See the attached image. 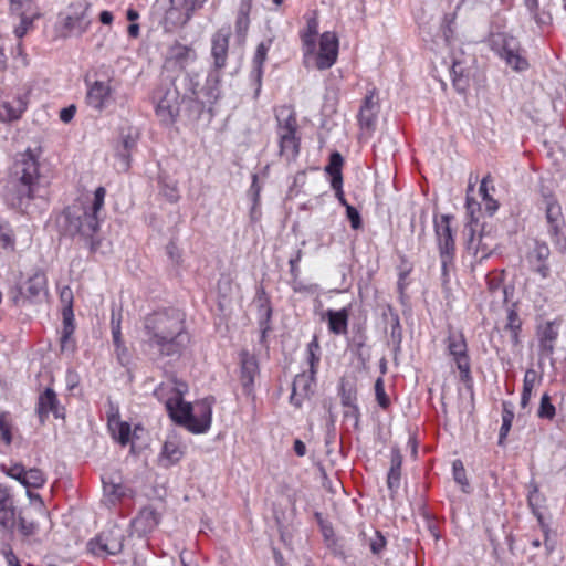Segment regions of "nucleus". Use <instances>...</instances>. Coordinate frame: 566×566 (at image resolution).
Here are the masks:
<instances>
[{
	"instance_id": "39448f33",
	"label": "nucleus",
	"mask_w": 566,
	"mask_h": 566,
	"mask_svg": "<svg viewBox=\"0 0 566 566\" xmlns=\"http://www.w3.org/2000/svg\"><path fill=\"white\" fill-rule=\"evenodd\" d=\"M493 178L490 174L484 176L479 187V196L481 202H476L471 197L473 190L471 185L468 187L467 193V211L470 214L471 224L474 226L472 231H476L480 227V234L475 247V256L480 261L488 259L495 250V235L492 231V219L495 212V200L490 191H493Z\"/></svg>"
},
{
	"instance_id": "f257e3e1",
	"label": "nucleus",
	"mask_w": 566,
	"mask_h": 566,
	"mask_svg": "<svg viewBox=\"0 0 566 566\" xmlns=\"http://www.w3.org/2000/svg\"><path fill=\"white\" fill-rule=\"evenodd\" d=\"M188 339L185 313L180 310L161 308L145 316L143 340L161 356L180 354Z\"/></svg>"
},
{
	"instance_id": "b1692460",
	"label": "nucleus",
	"mask_w": 566,
	"mask_h": 566,
	"mask_svg": "<svg viewBox=\"0 0 566 566\" xmlns=\"http://www.w3.org/2000/svg\"><path fill=\"white\" fill-rule=\"evenodd\" d=\"M230 36V28H222L211 38V57L213 60V69L217 71H221L227 65Z\"/></svg>"
},
{
	"instance_id": "7ed1b4c3",
	"label": "nucleus",
	"mask_w": 566,
	"mask_h": 566,
	"mask_svg": "<svg viewBox=\"0 0 566 566\" xmlns=\"http://www.w3.org/2000/svg\"><path fill=\"white\" fill-rule=\"evenodd\" d=\"M200 78L197 73L185 72L169 81H163L154 91L156 116L164 125H171L180 113L182 102H197L201 107L205 101L200 99L198 87Z\"/></svg>"
},
{
	"instance_id": "2f4dec72",
	"label": "nucleus",
	"mask_w": 566,
	"mask_h": 566,
	"mask_svg": "<svg viewBox=\"0 0 566 566\" xmlns=\"http://www.w3.org/2000/svg\"><path fill=\"white\" fill-rule=\"evenodd\" d=\"M220 82H221V74L220 71H217L216 69L211 70L208 73L206 85L202 90L205 96L207 97V103L213 104L216 103L220 96H221V90H220Z\"/></svg>"
},
{
	"instance_id": "13d9d810",
	"label": "nucleus",
	"mask_w": 566,
	"mask_h": 566,
	"mask_svg": "<svg viewBox=\"0 0 566 566\" xmlns=\"http://www.w3.org/2000/svg\"><path fill=\"white\" fill-rule=\"evenodd\" d=\"M260 192H261V186L258 184V175L254 174L252 176V184L248 191V193L251 196L252 201H253L252 209H251L252 214L255 212V209L259 206Z\"/></svg>"
},
{
	"instance_id": "c03bdc74",
	"label": "nucleus",
	"mask_w": 566,
	"mask_h": 566,
	"mask_svg": "<svg viewBox=\"0 0 566 566\" xmlns=\"http://www.w3.org/2000/svg\"><path fill=\"white\" fill-rule=\"evenodd\" d=\"M0 242L4 249H14L15 239L9 222L0 219Z\"/></svg>"
},
{
	"instance_id": "a878e982",
	"label": "nucleus",
	"mask_w": 566,
	"mask_h": 566,
	"mask_svg": "<svg viewBox=\"0 0 566 566\" xmlns=\"http://www.w3.org/2000/svg\"><path fill=\"white\" fill-rule=\"evenodd\" d=\"M559 323L548 321L537 328L538 349L541 357H552L555 352L556 342L558 339Z\"/></svg>"
},
{
	"instance_id": "412c9836",
	"label": "nucleus",
	"mask_w": 566,
	"mask_h": 566,
	"mask_svg": "<svg viewBox=\"0 0 566 566\" xmlns=\"http://www.w3.org/2000/svg\"><path fill=\"white\" fill-rule=\"evenodd\" d=\"M112 93L113 88L109 80L87 82L86 103L96 111H103L109 104Z\"/></svg>"
},
{
	"instance_id": "8fccbe9b",
	"label": "nucleus",
	"mask_w": 566,
	"mask_h": 566,
	"mask_svg": "<svg viewBox=\"0 0 566 566\" xmlns=\"http://www.w3.org/2000/svg\"><path fill=\"white\" fill-rule=\"evenodd\" d=\"M526 9L528 10L530 14L534 19V21L537 23V25L544 27V25H548L551 23L552 17L548 12L541 11L539 0H537L536 9H533L531 7H526Z\"/></svg>"
},
{
	"instance_id": "0e129e2a",
	"label": "nucleus",
	"mask_w": 566,
	"mask_h": 566,
	"mask_svg": "<svg viewBox=\"0 0 566 566\" xmlns=\"http://www.w3.org/2000/svg\"><path fill=\"white\" fill-rule=\"evenodd\" d=\"M2 555L8 564V566H21L18 557L13 553L11 546L9 544H4L2 547Z\"/></svg>"
},
{
	"instance_id": "c85d7f7f",
	"label": "nucleus",
	"mask_w": 566,
	"mask_h": 566,
	"mask_svg": "<svg viewBox=\"0 0 566 566\" xmlns=\"http://www.w3.org/2000/svg\"><path fill=\"white\" fill-rule=\"evenodd\" d=\"M28 107V98L25 95H19L14 97L11 102H4L0 109V119L1 120H17L22 114L27 111Z\"/></svg>"
},
{
	"instance_id": "680f3d73",
	"label": "nucleus",
	"mask_w": 566,
	"mask_h": 566,
	"mask_svg": "<svg viewBox=\"0 0 566 566\" xmlns=\"http://www.w3.org/2000/svg\"><path fill=\"white\" fill-rule=\"evenodd\" d=\"M346 216L354 230H358L361 227V218L358 210L353 206H347Z\"/></svg>"
},
{
	"instance_id": "9b49d317",
	"label": "nucleus",
	"mask_w": 566,
	"mask_h": 566,
	"mask_svg": "<svg viewBox=\"0 0 566 566\" xmlns=\"http://www.w3.org/2000/svg\"><path fill=\"white\" fill-rule=\"evenodd\" d=\"M208 0H169V6L161 19L164 32L172 33L184 28Z\"/></svg>"
},
{
	"instance_id": "79ce46f5",
	"label": "nucleus",
	"mask_w": 566,
	"mask_h": 566,
	"mask_svg": "<svg viewBox=\"0 0 566 566\" xmlns=\"http://www.w3.org/2000/svg\"><path fill=\"white\" fill-rule=\"evenodd\" d=\"M10 11L12 14H35L38 8L35 0H10Z\"/></svg>"
},
{
	"instance_id": "49530a36",
	"label": "nucleus",
	"mask_w": 566,
	"mask_h": 566,
	"mask_svg": "<svg viewBox=\"0 0 566 566\" xmlns=\"http://www.w3.org/2000/svg\"><path fill=\"white\" fill-rule=\"evenodd\" d=\"M15 15L20 18V23L14 28V34L17 38L21 39L27 34L29 29L32 27L34 19L39 17V12H35V14Z\"/></svg>"
},
{
	"instance_id": "473e14b6",
	"label": "nucleus",
	"mask_w": 566,
	"mask_h": 566,
	"mask_svg": "<svg viewBox=\"0 0 566 566\" xmlns=\"http://www.w3.org/2000/svg\"><path fill=\"white\" fill-rule=\"evenodd\" d=\"M385 319L390 324V339L396 348H400L402 342V328L398 313L388 305L382 314Z\"/></svg>"
},
{
	"instance_id": "3c124183",
	"label": "nucleus",
	"mask_w": 566,
	"mask_h": 566,
	"mask_svg": "<svg viewBox=\"0 0 566 566\" xmlns=\"http://www.w3.org/2000/svg\"><path fill=\"white\" fill-rule=\"evenodd\" d=\"M551 251L546 243L537 242L532 254H531V263L533 262H546L549 258Z\"/></svg>"
},
{
	"instance_id": "f03ea898",
	"label": "nucleus",
	"mask_w": 566,
	"mask_h": 566,
	"mask_svg": "<svg viewBox=\"0 0 566 566\" xmlns=\"http://www.w3.org/2000/svg\"><path fill=\"white\" fill-rule=\"evenodd\" d=\"M187 387L180 385H160L155 390V396L165 403L170 419L186 428L189 432L201 434L207 432L212 421V402L206 398L197 402L193 408L182 398Z\"/></svg>"
},
{
	"instance_id": "ea45409f",
	"label": "nucleus",
	"mask_w": 566,
	"mask_h": 566,
	"mask_svg": "<svg viewBox=\"0 0 566 566\" xmlns=\"http://www.w3.org/2000/svg\"><path fill=\"white\" fill-rule=\"evenodd\" d=\"M522 322L518 317L517 312L514 308L507 310V323L505 325V331L510 332L511 342L514 345L518 344V333L521 331Z\"/></svg>"
},
{
	"instance_id": "f8f14e48",
	"label": "nucleus",
	"mask_w": 566,
	"mask_h": 566,
	"mask_svg": "<svg viewBox=\"0 0 566 566\" xmlns=\"http://www.w3.org/2000/svg\"><path fill=\"white\" fill-rule=\"evenodd\" d=\"M90 4L85 1L71 3L65 13L61 14L63 35H82L91 24L87 17Z\"/></svg>"
},
{
	"instance_id": "c756f323",
	"label": "nucleus",
	"mask_w": 566,
	"mask_h": 566,
	"mask_svg": "<svg viewBox=\"0 0 566 566\" xmlns=\"http://www.w3.org/2000/svg\"><path fill=\"white\" fill-rule=\"evenodd\" d=\"M318 32V19L314 14L306 21V28L301 31V40L303 43L304 56L312 55L315 52L316 40L315 36Z\"/></svg>"
},
{
	"instance_id": "e433bc0d",
	"label": "nucleus",
	"mask_w": 566,
	"mask_h": 566,
	"mask_svg": "<svg viewBox=\"0 0 566 566\" xmlns=\"http://www.w3.org/2000/svg\"><path fill=\"white\" fill-rule=\"evenodd\" d=\"M321 346L317 336L307 344L306 348V361L308 365V371L316 373L321 361Z\"/></svg>"
},
{
	"instance_id": "6e6d98bb",
	"label": "nucleus",
	"mask_w": 566,
	"mask_h": 566,
	"mask_svg": "<svg viewBox=\"0 0 566 566\" xmlns=\"http://www.w3.org/2000/svg\"><path fill=\"white\" fill-rule=\"evenodd\" d=\"M401 471L389 469L387 474V486L391 494L397 493L400 488Z\"/></svg>"
},
{
	"instance_id": "09e8293b",
	"label": "nucleus",
	"mask_w": 566,
	"mask_h": 566,
	"mask_svg": "<svg viewBox=\"0 0 566 566\" xmlns=\"http://www.w3.org/2000/svg\"><path fill=\"white\" fill-rule=\"evenodd\" d=\"M2 472L8 476L19 481L22 484L23 478L25 476V468L21 463H13L10 467L1 465Z\"/></svg>"
},
{
	"instance_id": "f704fd0d",
	"label": "nucleus",
	"mask_w": 566,
	"mask_h": 566,
	"mask_svg": "<svg viewBox=\"0 0 566 566\" xmlns=\"http://www.w3.org/2000/svg\"><path fill=\"white\" fill-rule=\"evenodd\" d=\"M343 164L344 159L338 151H334L331 154L328 164L325 167L326 174L331 176V185L335 184L336 186H338V184H343Z\"/></svg>"
},
{
	"instance_id": "774afa93",
	"label": "nucleus",
	"mask_w": 566,
	"mask_h": 566,
	"mask_svg": "<svg viewBox=\"0 0 566 566\" xmlns=\"http://www.w3.org/2000/svg\"><path fill=\"white\" fill-rule=\"evenodd\" d=\"M112 336L113 343L116 346L117 350L122 348V332L119 322H115L114 317L112 318Z\"/></svg>"
},
{
	"instance_id": "aec40b11",
	"label": "nucleus",
	"mask_w": 566,
	"mask_h": 566,
	"mask_svg": "<svg viewBox=\"0 0 566 566\" xmlns=\"http://www.w3.org/2000/svg\"><path fill=\"white\" fill-rule=\"evenodd\" d=\"M197 60V52L191 45L182 44L178 41L172 43L165 56L166 69L184 70Z\"/></svg>"
},
{
	"instance_id": "cd10ccee",
	"label": "nucleus",
	"mask_w": 566,
	"mask_h": 566,
	"mask_svg": "<svg viewBox=\"0 0 566 566\" xmlns=\"http://www.w3.org/2000/svg\"><path fill=\"white\" fill-rule=\"evenodd\" d=\"M159 524V514L151 506L143 507L132 521V525L139 534L150 533Z\"/></svg>"
},
{
	"instance_id": "bb28decb",
	"label": "nucleus",
	"mask_w": 566,
	"mask_h": 566,
	"mask_svg": "<svg viewBox=\"0 0 566 566\" xmlns=\"http://www.w3.org/2000/svg\"><path fill=\"white\" fill-rule=\"evenodd\" d=\"M240 381L243 387L244 394L250 395L253 391L254 379L259 374L258 360L249 352L243 350L240 354Z\"/></svg>"
},
{
	"instance_id": "de8ad7c7",
	"label": "nucleus",
	"mask_w": 566,
	"mask_h": 566,
	"mask_svg": "<svg viewBox=\"0 0 566 566\" xmlns=\"http://www.w3.org/2000/svg\"><path fill=\"white\" fill-rule=\"evenodd\" d=\"M535 382V373L533 370L526 371L523 380V391L521 397L522 406H526L531 399L532 390Z\"/></svg>"
},
{
	"instance_id": "e2e57ef3",
	"label": "nucleus",
	"mask_w": 566,
	"mask_h": 566,
	"mask_svg": "<svg viewBox=\"0 0 566 566\" xmlns=\"http://www.w3.org/2000/svg\"><path fill=\"white\" fill-rule=\"evenodd\" d=\"M104 490L106 493L114 495L116 499H122L127 494V488L122 484H111L107 485L104 483Z\"/></svg>"
},
{
	"instance_id": "37998d69",
	"label": "nucleus",
	"mask_w": 566,
	"mask_h": 566,
	"mask_svg": "<svg viewBox=\"0 0 566 566\" xmlns=\"http://www.w3.org/2000/svg\"><path fill=\"white\" fill-rule=\"evenodd\" d=\"M452 473L454 481L461 486L463 492L468 493L470 483L467 479L465 469L461 460L457 459L453 461Z\"/></svg>"
},
{
	"instance_id": "9d476101",
	"label": "nucleus",
	"mask_w": 566,
	"mask_h": 566,
	"mask_svg": "<svg viewBox=\"0 0 566 566\" xmlns=\"http://www.w3.org/2000/svg\"><path fill=\"white\" fill-rule=\"evenodd\" d=\"M280 155L294 159L300 151V138L295 113L289 107H282L276 115Z\"/></svg>"
},
{
	"instance_id": "58836bf2",
	"label": "nucleus",
	"mask_w": 566,
	"mask_h": 566,
	"mask_svg": "<svg viewBox=\"0 0 566 566\" xmlns=\"http://www.w3.org/2000/svg\"><path fill=\"white\" fill-rule=\"evenodd\" d=\"M249 11L250 6L247 2H242L235 20V31L238 38H241L242 40L245 38L250 25Z\"/></svg>"
},
{
	"instance_id": "864d4df0",
	"label": "nucleus",
	"mask_w": 566,
	"mask_h": 566,
	"mask_svg": "<svg viewBox=\"0 0 566 566\" xmlns=\"http://www.w3.org/2000/svg\"><path fill=\"white\" fill-rule=\"evenodd\" d=\"M73 291L70 286H63L60 290V301L63 305L62 311H66L67 314H71V310H73Z\"/></svg>"
},
{
	"instance_id": "ddd939ff",
	"label": "nucleus",
	"mask_w": 566,
	"mask_h": 566,
	"mask_svg": "<svg viewBox=\"0 0 566 566\" xmlns=\"http://www.w3.org/2000/svg\"><path fill=\"white\" fill-rule=\"evenodd\" d=\"M124 532L118 526L102 532L95 541H90V551L101 556L105 555H118L124 548Z\"/></svg>"
},
{
	"instance_id": "4c0bfd02",
	"label": "nucleus",
	"mask_w": 566,
	"mask_h": 566,
	"mask_svg": "<svg viewBox=\"0 0 566 566\" xmlns=\"http://www.w3.org/2000/svg\"><path fill=\"white\" fill-rule=\"evenodd\" d=\"M464 71L465 70L462 66V63L460 61L453 59L452 66H451L452 83H453L454 88L460 93L465 92V90L468 87V77L464 74Z\"/></svg>"
},
{
	"instance_id": "5701e85b",
	"label": "nucleus",
	"mask_w": 566,
	"mask_h": 566,
	"mask_svg": "<svg viewBox=\"0 0 566 566\" xmlns=\"http://www.w3.org/2000/svg\"><path fill=\"white\" fill-rule=\"evenodd\" d=\"M36 415L41 423H44L52 413L56 419L64 418V408L60 406V401L52 388H46L40 394L35 408Z\"/></svg>"
},
{
	"instance_id": "72a5a7b5",
	"label": "nucleus",
	"mask_w": 566,
	"mask_h": 566,
	"mask_svg": "<svg viewBox=\"0 0 566 566\" xmlns=\"http://www.w3.org/2000/svg\"><path fill=\"white\" fill-rule=\"evenodd\" d=\"M360 536H363L364 542L369 546L374 556H381L387 546V539L380 531L371 530V535H368L366 532H361Z\"/></svg>"
},
{
	"instance_id": "052dcab7",
	"label": "nucleus",
	"mask_w": 566,
	"mask_h": 566,
	"mask_svg": "<svg viewBox=\"0 0 566 566\" xmlns=\"http://www.w3.org/2000/svg\"><path fill=\"white\" fill-rule=\"evenodd\" d=\"M455 17H457L455 12L450 13V14H444V17H443L442 32H443V36H444L446 41H449L453 34L452 24L454 23Z\"/></svg>"
},
{
	"instance_id": "423d86ee",
	"label": "nucleus",
	"mask_w": 566,
	"mask_h": 566,
	"mask_svg": "<svg viewBox=\"0 0 566 566\" xmlns=\"http://www.w3.org/2000/svg\"><path fill=\"white\" fill-rule=\"evenodd\" d=\"M39 168V160L30 149L17 158L2 193L7 206L22 209L33 198L40 178Z\"/></svg>"
},
{
	"instance_id": "bf43d9fd",
	"label": "nucleus",
	"mask_w": 566,
	"mask_h": 566,
	"mask_svg": "<svg viewBox=\"0 0 566 566\" xmlns=\"http://www.w3.org/2000/svg\"><path fill=\"white\" fill-rule=\"evenodd\" d=\"M513 418H514V413L504 407L503 413H502V426H501V430H500L499 443L502 442V439L504 437H506L507 432L510 431Z\"/></svg>"
},
{
	"instance_id": "4468645a",
	"label": "nucleus",
	"mask_w": 566,
	"mask_h": 566,
	"mask_svg": "<svg viewBox=\"0 0 566 566\" xmlns=\"http://www.w3.org/2000/svg\"><path fill=\"white\" fill-rule=\"evenodd\" d=\"M546 219L548 223V233L553 243L559 251H565L566 227L562 217V208L554 200H548L546 202Z\"/></svg>"
},
{
	"instance_id": "603ef678",
	"label": "nucleus",
	"mask_w": 566,
	"mask_h": 566,
	"mask_svg": "<svg viewBox=\"0 0 566 566\" xmlns=\"http://www.w3.org/2000/svg\"><path fill=\"white\" fill-rule=\"evenodd\" d=\"M63 316V335H62V343H65L67 338L73 334L74 332V313L73 310H71V314L69 315L66 311H62Z\"/></svg>"
},
{
	"instance_id": "393cba45",
	"label": "nucleus",
	"mask_w": 566,
	"mask_h": 566,
	"mask_svg": "<svg viewBox=\"0 0 566 566\" xmlns=\"http://www.w3.org/2000/svg\"><path fill=\"white\" fill-rule=\"evenodd\" d=\"M273 40L268 39L262 41L254 52L252 59V70L250 72V80L253 84L254 88V97L256 98L261 92L262 87V77H263V65L266 61L268 53L272 46Z\"/></svg>"
},
{
	"instance_id": "0eeeda50",
	"label": "nucleus",
	"mask_w": 566,
	"mask_h": 566,
	"mask_svg": "<svg viewBox=\"0 0 566 566\" xmlns=\"http://www.w3.org/2000/svg\"><path fill=\"white\" fill-rule=\"evenodd\" d=\"M0 530L11 536L15 533L22 543L30 544L39 533V523L28 518L17 504L12 489L0 483Z\"/></svg>"
},
{
	"instance_id": "a211bd4d",
	"label": "nucleus",
	"mask_w": 566,
	"mask_h": 566,
	"mask_svg": "<svg viewBox=\"0 0 566 566\" xmlns=\"http://www.w3.org/2000/svg\"><path fill=\"white\" fill-rule=\"evenodd\" d=\"M186 444L175 432L168 433L158 455V462L163 468H170L181 461L186 454Z\"/></svg>"
},
{
	"instance_id": "338daca9",
	"label": "nucleus",
	"mask_w": 566,
	"mask_h": 566,
	"mask_svg": "<svg viewBox=\"0 0 566 566\" xmlns=\"http://www.w3.org/2000/svg\"><path fill=\"white\" fill-rule=\"evenodd\" d=\"M401 465H402V454L398 448H392L391 454H390V468L389 469L401 471Z\"/></svg>"
},
{
	"instance_id": "c9c22d12",
	"label": "nucleus",
	"mask_w": 566,
	"mask_h": 566,
	"mask_svg": "<svg viewBox=\"0 0 566 566\" xmlns=\"http://www.w3.org/2000/svg\"><path fill=\"white\" fill-rule=\"evenodd\" d=\"M137 134L133 135L130 133L122 136L120 146L117 149V156L122 159L125 169L129 167L130 153L137 145Z\"/></svg>"
},
{
	"instance_id": "a18cd8bd",
	"label": "nucleus",
	"mask_w": 566,
	"mask_h": 566,
	"mask_svg": "<svg viewBox=\"0 0 566 566\" xmlns=\"http://www.w3.org/2000/svg\"><path fill=\"white\" fill-rule=\"evenodd\" d=\"M556 415L555 406L551 402V397L547 392H545L539 402V408L537 410V416L541 419L552 420Z\"/></svg>"
},
{
	"instance_id": "4be33fe9",
	"label": "nucleus",
	"mask_w": 566,
	"mask_h": 566,
	"mask_svg": "<svg viewBox=\"0 0 566 566\" xmlns=\"http://www.w3.org/2000/svg\"><path fill=\"white\" fill-rule=\"evenodd\" d=\"M316 373L303 371L295 376L292 392L290 396V402L300 408L305 398H308L315 388Z\"/></svg>"
},
{
	"instance_id": "20e7f679",
	"label": "nucleus",
	"mask_w": 566,
	"mask_h": 566,
	"mask_svg": "<svg viewBox=\"0 0 566 566\" xmlns=\"http://www.w3.org/2000/svg\"><path fill=\"white\" fill-rule=\"evenodd\" d=\"M106 189L97 187L94 191L93 200L90 205L69 207L64 211V232L75 238L77 237L91 253H97L101 250L103 239L99 237L101 216L105 205Z\"/></svg>"
},
{
	"instance_id": "4d7b16f0",
	"label": "nucleus",
	"mask_w": 566,
	"mask_h": 566,
	"mask_svg": "<svg viewBox=\"0 0 566 566\" xmlns=\"http://www.w3.org/2000/svg\"><path fill=\"white\" fill-rule=\"evenodd\" d=\"M8 415L0 412V431L1 437L7 444L12 442L11 423L8 421Z\"/></svg>"
},
{
	"instance_id": "5fc2aeb1",
	"label": "nucleus",
	"mask_w": 566,
	"mask_h": 566,
	"mask_svg": "<svg viewBox=\"0 0 566 566\" xmlns=\"http://www.w3.org/2000/svg\"><path fill=\"white\" fill-rule=\"evenodd\" d=\"M375 394L378 405L384 409L388 408L390 400L385 392L384 381L381 378H378L375 382Z\"/></svg>"
},
{
	"instance_id": "dca6fc26",
	"label": "nucleus",
	"mask_w": 566,
	"mask_h": 566,
	"mask_svg": "<svg viewBox=\"0 0 566 566\" xmlns=\"http://www.w3.org/2000/svg\"><path fill=\"white\" fill-rule=\"evenodd\" d=\"M338 38L334 32L326 31L319 38V49L315 56L316 69H331L337 61Z\"/></svg>"
},
{
	"instance_id": "a19ab883",
	"label": "nucleus",
	"mask_w": 566,
	"mask_h": 566,
	"mask_svg": "<svg viewBox=\"0 0 566 566\" xmlns=\"http://www.w3.org/2000/svg\"><path fill=\"white\" fill-rule=\"evenodd\" d=\"M45 483V476L40 469L32 468L25 471V476L23 478L22 485L25 488H42Z\"/></svg>"
},
{
	"instance_id": "7c9ffc66",
	"label": "nucleus",
	"mask_w": 566,
	"mask_h": 566,
	"mask_svg": "<svg viewBox=\"0 0 566 566\" xmlns=\"http://www.w3.org/2000/svg\"><path fill=\"white\" fill-rule=\"evenodd\" d=\"M328 321V331L335 335H344L348 327V308L344 307L339 311L327 310L325 313Z\"/></svg>"
},
{
	"instance_id": "6ab92c4d",
	"label": "nucleus",
	"mask_w": 566,
	"mask_h": 566,
	"mask_svg": "<svg viewBox=\"0 0 566 566\" xmlns=\"http://www.w3.org/2000/svg\"><path fill=\"white\" fill-rule=\"evenodd\" d=\"M46 275L42 270L38 269L25 282L19 286V293L14 297V302L19 303L20 300L28 301L30 303L36 302L42 294L46 293Z\"/></svg>"
},
{
	"instance_id": "1a4fd4ad",
	"label": "nucleus",
	"mask_w": 566,
	"mask_h": 566,
	"mask_svg": "<svg viewBox=\"0 0 566 566\" xmlns=\"http://www.w3.org/2000/svg\"><path fill=\"white\" fill-rule=\"evenodd\" d=\"M500 28H506V21L497 20V57L504 63L507 72L523 74L531 67L528 53L521 40L507 32H500Z\"/></svg>"
},
{
	"instance_id": "f3484780",
	"label": "nucleus",
	"mask_w": 566,
	"mask_h": 566,
	"mask_svg": "<svg viewBox=\"0 0 566 566\" xmlns=\"http://www.w3.org/2000/svg\"><path fill=\"white\" fill-rule=\"evenodd\" d=\"M448 348L460 371L461 380L468 382L470 380V360L467 355V343L463 335L451 332L448 337Z\"/></svg>"
},
{
	"instance_id": "69168bd1",
	"label": "nucleus",
	"mask_w": 566,
	"mask_h": 566,
	"mask_svg": "<svg viewBox=\"0 0 566 566\" xmlns=\"http://www.w3.org/2000/svg\"><path fill=\"white\" fill-rule=\"evenodd\" d=\"M166 253L172 263L179 264L181 262V253L175 242L171 241L167 244Z\"/></svg>"
},
{
	"instance_id": "6e6552de",
	"label": "nucleus",
	"mask_w": 566,
	"mask_h": 566,
	"mask_svg": "<svg viewBox=\"0 0 566 566\" xmlns=\"http://www.w3.org/2000/svg\"><path fill=\"white\" fill-rule=\"evenodd\" d=\"M452 220L453 217L450 214H436L433 218L434 240L441 262V281L444 286L450 282V272L454 270L455 232L451 227Z\"/></svg>"
},
{
	"instance_id": "2eb2a0df",
	"label": "nucleus",
	"mask_w": 566,
	"mask_h": 566,
	"mask_svg": "<svg viewBox=\"0 0 566 566\" xmlns=\"http://www.w3.org/2000/svg\"><path fill=\"white\" fill-rule=\"evenodd\" d=\"M378 113L379 104L376 99V92L373 90L365 96L358 113V124L361 137H371L377 127Z\"/></svg>"
}]
</instances>
